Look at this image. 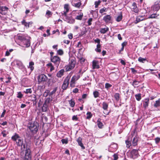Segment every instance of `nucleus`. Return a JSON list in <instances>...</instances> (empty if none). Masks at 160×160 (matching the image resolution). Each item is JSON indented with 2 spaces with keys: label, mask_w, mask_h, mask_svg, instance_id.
<instances>
[{
  "label": "nucleus",
  "mask_w": 160,
  "mask_h": 160,
  "mask_svg": "<svg viewBox=\"0 0 160 160\" xmlns=\"http://www.w3.org/2000/svg\"><path fill=\"white\" fill-rule=\"evenodd\" d=\"M11 139L13 141H16L18 146L21 147V150L25 149L21 152L20 154L21 156H23L24 153L22 160H31L32 155L30 147L28 145L27 142L23 143L22 139L16 133L12 137Z\"/></svg>",
  "instance_id": "nucleus-1"
},
{
  "label": "nucleus",
  "mask_w": 160,
  "mask_h": 160,
  "mask_svg": "<svg viewBox=\"0 0 160 160\" xmlns=\"http://www.w3.org/2000/svg\"><path fill=\"white\" fill-rule=\"evenodd\" d=\"M28 127L30 131L33 134H35L38 130L39 124L36 121H34L33 122L30 123L28 125Z\"/></svg>",
  "instance_id": "nucleus-2"
},
{
  "label": "nucleus",
  "mask_w": 160,
  "mask_h": 160,
  "mask_svg": "<svg viewBox=\"0 0 160 160\" xmlns=\"http://www.w3.org/2000/svg\"><path fill=\"white\" fill-rule=\"evenodd\" d=\"M127 155L130 158L135 159L138 158L139 156L138 150L136 149H133L127 152Z\"/></svg>",
  "instance_id": "nucleus-3"
},
{
  "label": "nucleus",
  "mask_w": 160,
  "mask_h": 160,
  "mask_svg": "<svg viewBox=\"0 0 160 160\" xmlns=\"http://www.w3.org/2000/svg\"><path fill=\"white\" fill-rule=\"evenodd\" d=\"M50 60L54 63V66L58 68L61 59L60 57L56 55L50 58Z\"/></svg>",
  "instance_id": "nucleus-4"
},
{
  "label": "nucleus",
  "mask_w": 160,
  "mask_h": 160,
  "mask_svg": "<svg viewBox=\"0 0 160 160\" xmlns=\"http://www.w3.org/2000/svg\"><path fill=\"white\" fill-rule=\"evenodd\" d=\"M70 78L71 76H68L64 80L62 86V88L63 91L67 89Z\"/></svg>",
  "instance_id": "nucleus-5"
},
{
  "label": "nucleus",
  "mask_w": 160,
  "mask_h": 160,
  "mask_svg": "<svg viewBox=\"0 0 160 160\" xmlns=\"http://www.w3.org/2000/svg\"><path fill=\"white\" fill-rule=\"evenodd\" d=\"M48 78L44 74H41L38 76V80L39 84L42 82L47 81Z\"/></svg>",
  "instance_id": "nucleus-6"
},
{
  "label": "nucleus",
  "mask_w": 160,
  "mask_h": 160,
  "mask_svg": "<svg viewBox=\"0 0 160 160\" xmlns=\"http://www.w3.org/2000/svg\"><path fill=\"white\" fill-rule=\"evenodd\" d=\"M160 8V1L159 0L156 1L154 4L151 7L153 11H158Z\"/></svg>",
  "instance_id": "nucleus-7"
},
{
  "label": "nucleus",
  "mask_w": 160,
  "mask_h": 160,
  "mask_svg": "<svg viewBox=\"0 0 160 160\" xmlns=\"http://www.w3.org/2000/svg\"><path fill=\"white\" fill-rule=\"evenodd\" d=\"M65 17L64 19V21L67 22L72 24L75 22V19L73 18L72 16H68L66 14V16H64Z\"/></svg>",
  "instance_id": "nucleus-8"
},
{
  "label": "nucleus",
  "mask_w": 160,
  "mask_h": 160,
  "mask_svg": "<svg viewBox=\"0 0 160 160\" xmlns=\"http://www.w3.org/2000/svg\"><path fill=\"white\" fill-rule=\"evenodd\" d=\"M8 8L6 6H0V13L2 15H5Z\"/></svg>",
  "instance_id": "nucleus-9"
},
{
  "label": "nucleus",
  "mask_w": 160,
  "mask_h": 160,
  "mask_svg": "<svg viewBox=\"0 0 160 160\" xmlns=\"http://www.w3.org/2000/svg\"><path fill=\"white\" fill-rule=\"evenodd\" d=\"M76 76L75 75L73 76L71 79L70 86L72 88L75 87V82L77 81L76 80Z\"/></svg>",
  "instance_id": "nucleus-10"
},
{
  "label": "nucleus",
  "mask_w": 160,
  "mask_h": 160,
  "mask_svg": "<svg viewBox=\"0 0 160 160\" xmlns=\"http://www.w3.org/2000/svg\"><path fill=\"white\" fill-rule=\"evenodd\" d=\"M92 66L93 69H98L100 68L99 62L97 60H93L92 62Z\"/></svg>",
  "instance_id": "nucleus-11"
},
{
  "label": "nucleus",
  "mask_w": 160,
  "mask_h": 160,
  "mask_svg": "<svg viewBox=\"0 0 160 160\" xmlns=\"http://www.w3.org/2000/svg\"><path fill=\"white\" fill-rule=\"evenodd\" d=\"M82 138L80 137H79L77 139L76 141L78 143L79 145L83 149H85V147L82 142Z\"/></svg>",
  "instance_id": "nucleus-12"
},
{
  "label": "nucleus",
  "mask_w": 160,
  "mask_h": 160,
  "mask_svg": "<svg viewBox=\"0 0 160 160\" xmlns=\"http://www.w3.org/2000/svg\"><path fill=\"white\" fill-rule=\"evenodd\" d=\"M23 45L26 48L29 47L31 45L30 41L29 39H24L22 42Z\"/></svg>",
  "instance_id": "nucleus-13"
},
{
  "label": "nucleus",
  "mask_w": 160,
  "mask_h": 160,
  "mask_svg": "<svg viewBox=\"0 0 160 160\" xmlns=\"http://www.w3.org/2000/svg\"><path fill=\"white\" fill-rule=\"evenodd\" d=\"M149 99L148 98H145L144 100L142 101L143 106L144 108H147L148 107L149 103Z\"/></svg>",
  "instance_id": "nucleus-14"
},
{
  "label": "nucleus",
  "mask_w": 160,
  "mask_h": 160,
  "mask_svg": "<svg viewBox=\"0 0 160 160\" xmlns=\"http://www.w3.org/2000/svg\"><path fill=\"white\" fill-rule=\"evenodd\" d=\"M64 9L66 10L65 11H64L63 13H62V15L66 16L67 13L69 11V5L68 4H65L64 5Z\"/></svg>",
  "instance_id": "nucleus-15"
},
{
  "label": "nucleus",
  "mask_w": 160,
  "mask_h": 160,
  "mask_svg": "<svg viewBox=\"0 0 160 160\" xmlns=\"http://www.w3.org/2000/svg\"><path fill=\"white\" fill-rule=\"evenodd\" d=\"M112 17L109 15H107L103 18V20L106 23L109 22L111 20Z\"/></svg>",
  "instance_id": "nucleus-16"
},
{
  "label": "nucleus",
  "mask_w": 160,
  "mask_h": 160,
  "mask_svg": "<svg viewBox=\"0 0 160 160\" xmlns=\"http://www.w3.org/2000/svg\"><path fill=\"white\" fill-rule=\"evenodd\" d=\"M31 97L33 105L36 106L38 101V99L36 98V96L34 94H32L31 95Z\"/></svg>",
  "instance_id": "nucleus-17"
},
{
  "label": "nucleus",
  "mask_w": 160,
  "mask_h": 160,
  "mask_svg": "<svg viewBox=\"0 0 160 160\" xmlns=\"http://www.w3.org/2000/svg\"><path fill=\"white\" fill-rule=\"evenodd\" d=\"M138 137L137 134L133 139L132 142V145L134 146H135L137 145L138 141Z\"/></svg>",
  "instance_id": "nucleus-18"
},
{
  "label": "nucleus",
  "mask_w": 160,
  "mask_h": 160,
  "mask_svg": "<svg viewBox=\"0 0 160 160\" xmlns=\"http://www.w3.org/2000/svg\"><path fill=\"white\" fill-rule=\"evenodd\" d=\"M132 6L133 7L132 8V11L136 13H138L139 10L137 7L136 3L135 2H133L132 4Z\"/></svg>",
  "instance_id": "nucleus-19"
},
{
  "label": "nucleus",
  "mask_w": 160,
  "mask_h": 160,
  "mask_svg": "<svg viewBox=\"0 0 160 160\" xmlns=\"http://www.w3.org/2000/svg\"><path fill=\"white\" fill-rule=\"evenodd\" d=\"M146 19V18H140L139 17V16L137 17L136 18V19L134 21V23L137 24L138 23L140 22L141 21H142L143 20H145Z\"/></svg>",
  "instance_id": "nucleus-20"
},
{
  "label": "nucleus",
  "mask_w": 160,
  "mask_h": 160,
  "mask_svg": "<svg viewBox=\"0 0 160 160\" xmlns=\"http://www.w3.org/2000/svg\"><path fill=\"white\" fill-rule=\"evenodd\" d=\"M21 23L22 25H24L25 27L27 28H29V25L32 24V22H31L27 23L26 22V21L25 19H23L22 20V21L21 22Z\"/></svg>",
  "instance_id": "nucleus-21"
},
{
  "label": "nucleus",
  "mask_w": 160,
  "mask_h": 160,
  "mask_svg": "<svg viewBox=\"0 0 160 160\" xmlns=\"http://www.w3.org/2000/svg\"><path fill=\"white\" fill-rule=\"evenodd\" d=\"M101 119L100 118L98 119L97 122L98 127L100 129H102L104 126L103 124L101 121Z\"/></svg>",
  "instance_id": "nucleus-22"
},
{
  "label": "nucleus",
  "mask_w": 160,
  "mask_h": 160,
  "mask_svg": "<svg viewBox=\"0 0 160 160\" xmlns=\"http://www.w3.org/2000/svg\"><path fill=\"white\" fill-rule=\"evenodd\" d=\"M65 71L64 69L59 71L57 74V76L58 78H61L63 75Z\"/></svg>",
  "instance_id": "nucleus-23"
},
{
  "label": "nucleus",
  "mask_w": 160,
  "mask_h": 160,
  "mask_svg": "<svg viewBox=\"0 0 160 160\" xmlns=\"http://www.w3.org/2000/svg\"><path fill=\"white\" fill-rule=\"evenodd\" d=\"M109 28L106 26L105 28H101L100 29V32L101 33L105 34L109 31Z\"/></svg>",
  "instance_id": "nucleus-24"
},
{
  "label": "nucleus",
  "mask_w": 160,
  "mask_h": 160,
  "mask_svg": "<svg viewBox=\"0 0 160 160\" xmlns=\"http://www.w3.org/2000/svg\"><path fill=\"white\" fill-rule=\"evenodd\" d=\"M140 15H139V17L140 18H143L145 16V14L147 13V11L145 9H142L140 11Z\"/></svg>",
  "instance_id": "nucleus-25"
},
{
  "label": "nucleus",
  "mask_w": 160,
  "mask_h": 160,
  "mask_svg": "<svg viewBox=\"0 0 160 160\" xmlns=\"http://www.w3.org/2000/svg\"><path fill=\"white\" fill-rule=\"evenodd\" d=\"M108 104L106 102H103L102 103V108L105 111H107L108 108Z\"/></svg>",
  "instance_id": "nucleus-26"
},
{
  "label": "nucleus",
  "mask_w": 160,
  "mask_h": 160,
  "mask_svg": "<svg viewBox=\"0 0 160 160\" xmlns=\"http://www.w3.org/2000/svg\"><path fill=\"white\" fill-rule=\"evenodd\" d=\"M48 108V105L44 103L42 108V111L43 112H46L47 111Z\"/></svg>",
  "instance_id": "nucleus-27"
},
{
  "label": "nucleus",
  "mask_w": 160,
  "mask_h": 160,
  "mask_svg": "<svg viewBox=\"0 0 160 160\" xmlns=\"http://www.w3.org/2000/svg\"><path fill=\"white\" fill-rule=\"evenodd\" d=\"M76 63V61L73 59H72L71 60H70V62H69V63L68 64L70 65L71 66V67H72V68H74L75 67Z\"/></svg>",
  "instance_id": "nucleus-28"
},
{
  "label": "nucleus",
  "mask_w": 160,
  "mask_h": 160,
  "mask_svg": "<svg viewBox=\"0 0 160 160\" xmlns=\"http://www.w3.org/2000/svg\"><path fill=\"white\" fill-rule=\"evenodd\" d=\"M128 44L127 42L125 41L123 42L122 43V47L121 49L119 50V53H120L121 52L123 51L124 47L126 46Z\"/></svg>",
  "instance_id": "nucleus-29"
},
{
  "label": "nucleus",
  "mask_w": 160,
  "mask_h": 160,
  "mask_svg": "<svg viewBox=\"0 0 160 160\" xmlns=\"http://www.w3.org/2000/svg\"><path fill=\"white\" fill-rule=\"evenodd\" d=\"M154 106L155 108H158L160 106V98L155 101Z\"/></svg>",
  "instance_id": "nucleus-30"
},
{
  "label": "nucleus",
  "mask_w": 160,
  "mask_h": 160,
  "mask_svg": "<svg viewBox=\"0 0 160 160\" xmlns=\"http://www.w3.org/2000/svg\"><path fill=\"white\" fill-rule=\"evenodd\" d=\"M34 64V62L32 61L30 62L29 63V65L28 68H30L31 71H32L34 69L33 67Z\"/></svg>",
  "instance_id": "nucleus-31"
},
{
  "label": "nucleus",
  "mask_w": 160,
  "mask_h": 160,
  "mask_svg": "<svg viewBox=\"0 0 160 160\" xmlns=\"http://www.w3.org/2000/svg\"><path fill=\"white\" fill-rule=\"evenodd\" d=\"M139 82V81H137L135 79H134L133 80V82L131 83V84L135 88L136 87V86L138 84Z\"/></svg>",
  "instance_id": "nucleus-32"
},
{
  "label": "nucleus",
  "mask_w": 160,
  "mask_h": 160,
  "mask_svg": "<svg viewBox=\"0 0 160 160\" xmlns=\"http://www.w3.org/2000/svg\"><path fill=\"white\" fill-rule=\"evenodd\" d=\"M70 106L72 107H73L75 105V103L74 100L71 99L68 101Z\"/></svg>",
  "instance_id": "nucleus-33"
},
{
  "label": "nucleus",
  "mask_w": 160,
  "mask_h": 160,
  "mask_svg": "<svg viewBox=\"0 0 160 160\" xmlns=\"http://www.w3.org/2000/svg\"><path fill=\"white\" fill-rule=\"evenodd\" d=\"M58 90V87H56L54 88L53 90L51 92H49V95L50 96H52L53 94H55L56 92V91Z\"/></svg>",
  "instance_id": "nucleus-34"
},
{
  "label": "nucleus",
  "mask_w": 160,
  "mask_h": 160,
  "mask_svg": "<svg viewBox=\"0 0 160 160\" xmlns=\"http://www.w3.org/2000/svg\"><path fill=\"white\" fill-rule=\"evenodd\" d=\"M159 15V14L157 13H153L148 18H156Z\"/></svg>",
  "instance_id": "nucleus-35"
},
{
  "label": "nucleus",
  "mask_w": 160,
  "mask_h": 160,
  "mask_svg": "<svg viewBox=\"0 0 160 160\" xmlns=\"http://www.w3.org/2000/svg\"><path fill=\"white\" fill-rule=\"evenodd\" d=\"M65 70L66 72L70 71V70L73 69V68L69 65V64L65 66Z\"/></svg>",
  "instance_id": "nucleus-36"
},
{
  "label": "nucleus",
  "mask_w": 160,
  "mask_h": 160,
  "mask_svg": "<svg viewBox=\"0 0 160 160\" xmlns=\"http://www.w3.org/2000/svg\"><path fill=\"white\" fill-rule=\"evenodd\" d=\"M129 139H128L125 141V143L126 144V147L128 148H129L132 145L131 141H129Z\"/></svg>",
  "instance_id": "nucleus-37"
},
{
  "label": "nucleus",
  "mask_w": 160,
  "mask_h": 160,
  "mask_svg": "<svg viewBox=\"0 0 160 160\" xmlns=\"http://www.w3.org/2000/svg\"><path fill=\"white\" fill-rule=\"evenodd\" d=\"M101 45L100 44H97V48L95 49V51L98 52H101Z\"/></svg>",
  "instance_id": "nucleus-38"
},
{
  "label": "nucleus",
  "mask_w": 160,
  "mask_h": 160,
  "mask_svg": "<svg viewBox=\"0 0 160 160\" xmlns=\"http://www.w3.org/2000/svg\"><path fill=\"white\" fill-rule=\"evenodd\" d=\"M122 12H121L119 16H118L116 18V20L118 22H120L122 19Z\"/></svg>",
  "instance_id": "nucleus-39"
},
{
  "label": "nucleus",
  "mask_w": 160,
  "mask_h": 160,
  "mask_svg": "<svg viewBox=\"0 0 160 160\" xmlns=\"http://www.w3.org/2000/svg\"><path fill=\"white\" fill-rule=\"evenodd\" d=\"M114 98L117 101H118L120 99V94L119 93H115L114 95Z\"/></svg>",
  "instance_id": "nucleus-40"
},
{
  "label": "nucleus",
  "mask_w": 160,
  "mask_h": 160,
  "mask_svg": "<svg viewBox=\"0 0 160 160\" xmlns=\"http://www.w3.org/2000/svg\"><path fill=\"white\" fill-rule=\"evenodd\" d=\"M82 3L81 2H78L77 3H73L72 4V5L74 6L75 7L77 8H79L81 5Z\"/></svg>",
  "instance_id": "nucleus-41"
},
{
  "label": "nucleus",
  "mask_w": 160,
  "mask_h": 160,
  "mask_svg": "<svg viewBox=\"0 0 160 160\" xmlns=\"http://www.w3.org/2000/svg\"><path fill=\"white\" fill-rule=\"evenodd\" d=\"M86 119H90L92 117V114L91 112H87Z\"/></svg>",
  "instance_id": "nucleus-42"
},
{
  "label": "nucleus",
  "mask_w": 160,
  "mask_h": 160,
  "mask_svg": "<svg viewBox=\"0 0 160 160\" xmlns=\"http://www.w3.org/2000/svg\"><path fill=\"white\" fill-rule=\"evenodd\" d=\"M147 61L146 58H143L141 57H139L138 58V61L142 63H144Z\"/></svg>",
  "instance_id": "nucleus-43"
},
{
  "label": "nucleus",
  "mask_w": 160,
  "mask_h": 160,
  "mask_svg": "<svg viewBox=\"0 0 160 160\" xmlns=\"http://www.w3.org/2000/svg\"><path fill=\"white\" fill-rule=\"evenodd\" d=\"M100 94L98 91H95L93 92V95L95 98H96L99 97Z\"/></svg>",
  "instance_id": "nucleus-44"
},
{
  "label": "nucleus",
  "mask_w": 160,
  "mask_h": 160,
  "mask_svg": "<svg viewBox=\"0 0 160 160\" xmlns=\"http://www.w3.org/2000/svg\"><path fill=\"white\" fill-rule=\"evenodd\" d=\"M135 96L138 101H139L141 99V94L140 93L136 94Z\"/></svg>",
  "instance_id": "nucleus-45"
},
{
  "label": "nucleus",
  "mask_w": 160,
  "mask_h": 160,
  "mask_svg": "<svg viewBox=\"0 0 160 160\" xmlns=\"http://www.w3.org/2000/svg\"><path fill=\"white\" fill-rule=\"evenodd\" d=\"M52 101V98H48L46 99L44 103L48 105V104L49 103Z\"/></svg>",
  "instance_id": "nucleus-46"
},
{
  "label": "nucleus",
  "mask_w": 160,
  "mask_h": 160,
  "mask_svg": "<svg viewBox=\"0 0 160 160\" xmlns=\"http://www.w3.org/2000/svg\"><path fill=\"white\" fill-rule=\"evenodd\" d=\"M83 17V14L82 13H81L79 15L77 16L75 19L77 20H82Z\"/></svg>",
  "instance_id": "nucleus-47"
},
{
  "label": "nucleus",
  "mask_w": 160,
  "mask_h": 160,
  "mask_svg": "<svg viewBox=\"0 0 160 160\" xmlns=\"http://www.w3.org/2000/svg\"><path fill=\"white\" fill-rule=\"evenodd\" d=\"M57 53L58 54L61 56L63 54L64 52L61 49H59L57 51Z\"/></svg>",
  "instance_id": "nucleus-48"
},
{
  "label": "nucleus",
  "mask_w": 160,
  "mask_h": 160,
  "mask_svg": "<svg viewBox=\"0 0 160 160\" xmlns=\"http://www.w3.org/2000/svg\"><path fill=\"white\" fill-rule=\"evenodd\" d=\"M23 95L22 93L21 92H19L18 93L17 98H22Z\"/></svg>",
  "instance_id": "nucleus-49"
},
{
  "label": "nucleus",
  "mask_w": 160,
  "mask_h": 160,
  "mask_svg": "<svg viewBox=\"0 0 160 160\" xmlns=\"http://www.w3.org/2000/svg\"><path fill=\"white\" fill-rule=\"evenodd\" d=\"M61 142L62 144H67L68 142V138L62 139L61 140Z\"/></svg>",
  "instance_id": "nucleus-50"
},
{
  "label": "nucleus",
  "mask_w": 160,
  "mask_h": 160,
  "mask_svg": "<svg viewBox=\"0 0 160 160\" xmlns=\"http://www.w3.org/2000/svg\"><path fill=\"white\" fill-rule=\"evenodd\" d=\"M32 90L31 88L27 89L26 90V91L24 92L26 94L31 93L32 92Z\"/></svg>",
  "instance_id": "nucleus-51"
},
{
  "label": "nucleus",
  "mask_w": 160,
  "mask_h": 160,
  "mask_svg": "<svg viewBox=\"0 0 160 160\" xmlns=\"http://www.w3.org/2000/svg\"><path fill=\"white\" fill-rule=\"evenodd\" d=\"M112 86V85L111 84L108 83H106L105 84V88L108 89L109 88H110Z\"/></svg>",
  "instance_id": "nucleus-52"
},
{
  "label": "nucleus",
  "mask_w": 160,
  "mask_h": 160,
  "mask_svg": "<svg viewBox=\"0 0 160 160\" xmlns=\"http://www.w3.org/2000/svg\"><path fill=\"white\" fill-rule=\"evenodd\" d=\"M114 159L113 160H117L118 158V155L117 153H115L113 156Z\"/></svg>",
  "instance_id": "nucleus-53"
},
{
  "label": "nucleus",
  "mask_w": 160,
  "mask_h": 160,
  "mask_svg": "<svg viewBox=\"0 0 160 160\" xmlns=\"http://www.w3.org/2000/svg\"><path fill=\"white\" fill-rule=\"evenodd\" d=\"M107 9L105 8H103L100 10L99 12L101 13H102L103 12H106L107 11Z\"/></svg>",
  "instance_id": "nucleus-54"
},
{
  "label": "nucleus",
  "mask_w": 160,
  "mask_h": 160,
  "mask_svg": "<svg viewBox=\"0 0 160 160\" xmlns=\"http://www.w3.org/2000/svg\"><path fill=\"white\" fill-rule=\"evenodd\" d=\"M92 18H90L89 19L87 22L88 26H90L92 24L91 22H92Z\"/></svg>",
  "instance_id": "nucleus-55"
},
{
  "label": "nucleus",
  "mask_w": 160,
  "mask_h": 160,
  "mask_svg": "<svg viewBox=\"0 0 160 160\" xmlns=\"http://www.w3.org/2000/svg\"><path fill=\"white\" fill-rule=\"evenodd\" d=\"M155 143L156 144L160 142V138L157 137L155 138Z\"/></svg>",
  "instance_id": "nucleus-56"
},
{
  "label": "nucleus",
  "mask_w": 160,
  "mask_h": 160,
  "mask_svg": "<svg viewBox=\"0 0 160 160\" xmlns=\"http://www.w3.org/2000/svg\"><path fill=\"white\" fill-rule=\"evenodd\" d=\"M101 2L100 1H99L98 2L96 1L95 2V8H98V5L100 4Z\"/></svg>",
  "instance_id": "nucleus-57"
},
{
  "label": "nucleus",
  "mask_w": 160,
  "mask_h": 160,
  "mask_svg": "<svg viewBox=\"0 0 160 160\" xmlns=\"http://www.w3.org/2000/svg\"><path fill=\"white\" fill-rule=\"evenodd\" d=\"M49 90H47L44 92V95L45 96V97L47 96L48 95H49Z\"/></svg>",
  "instance_id": "nucleus-58"
},
{
  "label": "nucleus",
  "mask_w": 160,
  "mask_h": 160,
  "mask_svg": "<svg viewBox=\"0 0 160 160\" xmlns=\"http://www.w3.org/2000/svg\"><path fill=\"white\" fill-rule=\"evenodd\" d=\"M78 118L77 116V115H74L72 117V120L74 121H78Z\"/></svg>",
  "instance_id": "nucleus-59"
},
{
  "label": "nucleus",
  "mask_w": 160,
  "mask_h": 160,
  "mask_svg": "<svg viewBox=\"0 0 160 160\" xmlns=\"http://www.w3.org/2000/svg\"><path fill=\"white\" fill-rule=\"evenodd\" d=\"M18 39L19 40H22V42H23L24 39H25L26 38L23 37L22 36H18Z\"/></svg>",
  "instance_id": "nucleus-60"
},
{
  "label": "nucleus",
  "mask_w": 160,
  "mask_h": 160,
  "mask_svg": "<svg viewBox=\"0 0 160 160\" xmlns=\"http://www.w3.org/2000/svg\"><path fill=\"white\" fill-rule=\"evenodd\" d=\"M136 133V135L137 133V132H136V129H135L133 131H132L131 132V135L132 137H133L135 135V134Z\"/></svg>",
  "instance_id": "nucleus-61"
},
{
  "label": "nucleus",
  "mask_w": 160,
  "mask_h": 160,
  "mask_svg": "<svg viewBox=\"0 0 160 160\" xmlns=\"http://www.w3.org/2000/svg\"><path fill=\"white\" fill-rule=\"evenodd\" d=\"M130 69L131 70L132 72L133 73L135 74L136 73H137V70H135L134 68H131Z\"/></svg>",
  "instance_id": "nucleus-62"
},
{
  "label": "nucleus",
  "mask_w": 160,
  "mask_h": 160,
  "mask_svg": "<svg viewBox=\"0 0 160 160\" xmlns=\"http://www.w3.org/2000/svg\"><path fill=\"white\" fill-rule=\"evenodd\" d=\"M52 13L49 10H47L46 12V14L49 16V15H52Z\"/></svg>",
  "instance_id": "nucleus-63"
},
{
  "label": "nucleus",
  "mask_w": 160,
  "mask_h": 160,
  "mask_svg": "<svg viewBox=\"0 0 160 160\" xmlns=\"http://www.w3.org/2000/svg\"><path fill=\"white\" fill-rule=\"evenodd\" d=\"M6 130H3L1 132V134L4 137H6L7 136V134H6Z\"/></svg>",
  "instance_id": "nucleus-64"
}]
</instances>
